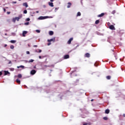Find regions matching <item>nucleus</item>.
I'll return each instance as SVG.
<instances>
[{"instance_id": "f257e3e1", "label": "nucleus", "mask_w": 125, "mask_h": 125, "mask_svg": "<svg viewBox=\"0 0 125 125\" xmlns=\"http://www.w3.org/2000/svg\"><path fill=\"white\" fill-rule=\"evenodd\" d=\"M36 73H37V71H36V70H32L30 71V74L31 75H35V74H36Z\"/></svg>"}, {"instance_id": "f03ea898", "label": "nucleus", "mask_w": 125, "mask_h": 125, "mask_svg": "<svg viewBox=\"0 0 125 125\" xmlns=\"http://www.w3.org/2000/svg\"><path fill=\"white\" fill-rule=\"evenodd\" d=\"M84 57H86L87 58H89L90 57V54L87 53L84 55Z\"/></svg>"}, {"instance_id": "7ed1b4c3", "label": "nucleus", "mask_w": 125, "mask_h": 125, "mask_svg": "<svg viewBox=\"0 0 125 125\" xmlns=\"http://www.w3.org/2000/svg\"><path fill=\"white\" fill-rule=\"evenodd\" d=\"M73 38H71L67 42V44H71V42H72V41H73Z\"/></svg>"}, {"instance_id": "20e7f679", "label": "nucleus", "mask_w": 125, "mask_h": 125, "mask_svg": "<svg viewBox=\"0 0 125 125\" xmlns=\"http://www.w3.org/2000/svg\"><path fill=\"white\" fill-rule=\"evenodd\" d=\"M46 17H42V16H41L38 19L39 20H43V19H46Z\"/></svg>"}, {"instance_id": "39448f33", "label": "nucleus", "mask_w": 125, "mask_h": 125, "mask_svg": "<svg viewBox=\"0 0 125 125\" xmlns=\"http://www.w3.org/2000/svg\"><path fill=\"white\" fill-rule=\"evenodd\" d=\"M109 29H110V30H116V28H115V26H114V25H111L110 26H109Z\"/></svg>"}, {"instance_id": "423d86ee", "label": "nucleus", "mask_w": 125, "mask_h": 125, "mask_svg": "<svg viewBox=\"0 0 125 125\" xmlns=\"http://www.w3.org/2000/svg\"><path fill=\"white\" fill-rule=\"evenodd\" d=\"M47 42H55V38L48 40Z\"/></svg>"}, {"instance_id": "0eeeda50", "label": "nucleus", "mask_w": 125, "mask_h": 125, "mask_svg": "<svg viewBox=\"0 0 125 125\" xmlns=\"http://www.w3.org/2000/svg\"><path fill=\"white\" fill-rule=\"evenodd\" d=\"M105 15V13H102L100 15H98V17H103V16H104Z\"/></svg>"}, {"instance_id": "6e6552de", "label": "nucleus", "mask_w": 125, "mask_h": 125, "mask_svg": "<svg viewBox=\"0 0 125 125\" xmlns=\"http://www.w3.org/2000/svg\"><path fill=\"white\" fill-rule=\"evenodd\" d=\"M27 32L26 31H23L22 33V37H26V35L27 34Z\"/></svg>"}, {"instance_id": "1a4fd4ad", "label": "nucleus", "mask_w": 125, "mask_h": 125, "mask_svg": "<svg viewBox=\"0 0 125 125\" xmlns=\"http://www.w3.org/2000/svg\"><path fill=\"white\" fill-rule=\"evenodd\" d=\"M70 58V56L69 55H65L64 56V59H68Z\"/></svg>"}, {"instance_id": "9d476101", "label": "nucleus", "mask_w": 125, "mask_h": 125, "mask_svg": "<svg viewBox=\"0 0 125 125\" xmlns=\"http://www.w3.org/2000/svg\"><path fill=\"white\" fill-rule=\"evenodd\" d=\"M48 4L51 7H53V6H54V5H53V3L52 2H49Z\"/></svg>"}, {"instance_id": "9b49d317", "label": "nucleus", "mask_w": 125, "mask_h": 125, "mask_svg": "<svg viewBox=\"0 0 125 125\" xmlns=\"http://www.w3.org/2000/svg\"><path fill=\"white\" fill-rule=\"evenodd\" d=\"M54 34V32H53V31H50L49 32V35H50V36H53V35Z\"/></svg>"}, {"instance_id": "f8f14e48", "label": "nucleus", "mask_w": 125, "mask_h": 125, "mask_svg": "<svg viewBox=\"0 0 125 125\" xmlns=\"http://www.w3.org/2000/svg\"><path fill=\"white\" fill-rule=\"evenodd\" d=\"M67 4V8H70V7H71V5H72V3H71V2H68Z\"/></svg>"}, {"instance_id": "ddd939ff", "label": "nucleus", "mask_w": 125, "mask_h": 125, "mask_svg": "<svg viewBox=\"0 0 125 125\" xmlns=\"http://www.w3.org/2000/svg\"><path fill=\"white\" fill-rule=\"evenodd\" d=\"M22 5L23 6H25V7H28V4L27 3V2H24L22 4Z\"/></svg>"}, {"instance_id": "4468645a", "label": "nucleus", "mask_w": 125, "mask_h": 125, "mask_svg": "<svg viewBox=\"0 0 125 125\" xmlns=\"http://www.w3.org/2000/svg\"><path fill=\"white\" fill-rule=\"evenodd\" d=\"M4 76H6V75H8L9 74V72L8 71H4Z\"/></svg>"}, {"instance_id": "2eb2a0df", "label": "nucleus", "mask_w": 125, "mask_h": 125, "mask_svg": "<svg viewBox=\"0 0 125 125\" xmlns=\"http://www.w3.org/2000/svg\"><path fill=\"white\" fill-rule=\"evenodd\" d=\"M20 19L18 17H16L15 19H13L14 21H16V20H17L18 21H19V20Z\"/></svg>"}, {"instance_id": "dca6fc26", "label": "nucleus", "mask_w": 125, "mask_h": 125, "mask_svg": "<svg viewBox=\"0 0 125 125\" xmlns=\"http://www.w3.org/2000/svg\"><path fill=\"white\" fill-rule=\"evenodd\" d=\"M109 113H110V110L109 109H106L105 110V114H109Z\"/></svg>"}, {"instance_id": "f3484780", "label": "nucleus", "mask_w": 125, "mask_h": 125, "mask_svg": "<svg viewBox=\"0 0 125 125\" xmlns=\"http://www.w3.org/2000/svg\"><path fill=\"white\" fill-rule=\"evenodd\" d=\"M16 82L18 83H19V84H20L21 81L20 80H19V79H17L16 80Z\"/></svg>"}, {"instance_id": "a211bd4d", "label": "nucleus", "mask_w": 125, "mask_h": 125, "mask_svg": "<svg viewBox=\"0 0 125 125\" xmlns=\"http://www.w3.org/2000/svg\"><path fill=\"white\" fill-rule=\"evenodd\" d=\"M100 22V21H99V20H98L97 21H95V24L96 25H98V24H99V22Z\"/></svg>"}, {"instance_id": "6ab92c4d", "label": "nucleus", "mask_w": 125, "mask_h": 125, "mask_svg": "<svg viewBox=\"0 0 125 125\" xmlns=\"http://www.w3.org/2000/svg\"><path fill=\"white\" fill-rule=\"evenodd\" d=\"M10 42H11V43H15L16 42V41L11 40V41H10Z\"/></svg>"}, {"instance_id": "aec40b11", "label": "nucleus", "mask_w": 125, "mask_h": 125, "mask_svg": "<svg viewBox=\"0 0 125 125\" xmlns=\"http://www.w3.org/2000/svg\"><path fill=\"white\" fill-rule=\"evenodd\" d=\"M18 78H19V79H21V78H22V75L21 74H18Z\"/></svg>"}, {"instance_id": "412c9836", "label": "nucleus", "mask_w": 125, "mask_h": 125, "mask_svg": "<svg viewBox=\"0 0 125 125\" xmlns=\"http://www.w3.org/2000/svg\"><path fill=\"white\" fill-rule=\"evenodd\" d=\"M106 79L107 80H111V76H106Z\"/></svg>"}, {"instance_id": "4be33fe9", "label": "nucleus", "mask_w": 125, "mask_h": 125, "mask_svg": "<svg viewBox=\"0 0 125 125\" xmlns=\"http://www.w3.org/2000/svg\"><path fill=\"white\" fill-rule=\"evenodd\" d=\"M103 119L104 121H107L108 120V117H104L103 118Z\"/></svg>"}, {"instance_id": "5701e85b", "label": "nucleus", "mask_w": 125, "mask_h": 125, "mask_svg": "<svg viewBox=\"0 0 125 125\" xmlns=\"http://www.w3.org/2000/svg\"><path fill=\"white\" fill-rule=\"evenodd\" d=\"M34 61V60L31 59L30 60H29V61H28V63H31V62H33Z\"/></svg>"}, {"instance_id": "b1692460", "label": "nucleus", "mask_w": 125, "mask_h": 125, "mask_svg": "<svg viewBox=\"0 0 125 125\" xmlns=\"http://www.w3.org/2000/svg\"><path fill=\"white\" fill-rule=\"evenodd\" d=\"M20 19L21 18H22L23 17V15L22 14L20 15L19 16V17H18Z\"/></svg>"}, {"instance_id": "393cba45", "label": "nucleus", "mask_w": 125, "mask_h": 125, "mask_svg": "<svg viewBox=\"0 0 125 125\" xmlns=\"http://www.w3.org/2000/svg\"><path fill=\"white\" fill-rule=\"evenodd\" d=\"M27 10H24L23 11V13L24 14H27Z\"/></svg>"}, {"instance_id": "a878e982", "label": "nucleus", "mask_w": 125, "mask_h": 125, "mask_svg": "<svg viewBox=\"0 0 125 125\" xmlns=\"http://www.w3.org/2000/svg\"><path fill=\"white\" fill-rule=\"evenodd\" d=\"M10 48H11V49H13L14 48V45H11L10 46Z\"/></svg>"}, {"instance_id": "bb28decb", "label": "nucleus", "mask_w": 125, "mask_h": 125, "mask_svg": "<svg viewBox=\"0 0 125 125\" xmlns=\"http://www.w3.org/2000/svg\"><path fill=\"white\" fill-rule=\"evenodd\" d=\"M36 51V52H39L40 53H41V52H42V50L39 49V50H38V51Z\"/></svg>"}, {"instance_id": "cd10ccee", "label": "nucleus", "mask_w": 125, "mask_h": 125, "mask_svg": "<svg viewBox=\"0 0 125 125\" xmlns=\"http://www.w3.org/2000/svg\"><path fill=\"white\" fill-rule=\"evenodd\" d=\"M36 32H37V33H41V31H40L39 30H36Z\"/></svg>"}, {"instance_id": "c85d7f7f", "label": "nucleus", "mask_w": 125, "mask_h": 125, "mask_svg": "<svg viewBox=\"0 0 125 125\" xmlns=\"http://www.w3.org/2000/svg\"><path fill=\"white\" fill-rule=\"evenodd\" d=\"M24 62H25V63H28V62H29V61H28L27 60H25V61H24Z\"/></svg>"}, {"instance_id": "c756f323", "label": "nucleus", "mask_w": 125, "mask_h": 125, "mask_svg": "<svg viewBox=\"0 0 125 125\" xmlns=\"http://www.w3.org/2000/svg\"><path fill=\"white\" fill-rule=\"evenodd\" d=\"M24 66L23 65H20V68H24Z\"/></svg>"}, {"instance_id": "7c9ffc66", "label": "nucleus", "mask_w": 125, "mask_h": 125, "mask_svg": "<svg viewBox=\"0 0 125 125\" xmlns=\"http://www.w3.org/2000/svg\"><path fill=\"white\" fill-rule=\"evenodd\" d=\"M26 54H30V52L29 51H26Z\"/></svg>"}, {"instance_id": "2f4dec72", "label": "nucleus", "mask_w": 125, "mask_h": 125, "mask_svg": "<svg viewBox=\"0 0 125 125\" xmlns=\"http://www.w3.org/2000/svg\"><path fill=\"white\" fill-rule=\"evenodd\" d=\"M12 3H14V4L17 3V1H13Z\"/></svg>"}, {"instance_id": "473e14b6", "label": "nucleus", "mask_w": 125, "mask_h": 125, "mask_svg": "<svg viewBox=\"0 0 125 125\" xmlns=\"http://www.w3.org/2000/svg\"><path fill=\"white\" fill-rule=\"evenodd\" d=\"M27 21H30V18H27L26 19Z\"/></svg>"}, {"instance_id": "72a5a7b5", "label": "nucleus", "mask_w": 125, "mask_h": 125, "mask_svg": "<svg viewBox=\"0 0 125 125\" xmlns=\"http://www.w3.org/2000/svg\"><path fill=\"white\" fill-rule=\"evenodd\" d=\"M24 24H25V25H28L29 24V22H25Z\"/></svg>"}, {"instance_id": "f704fd0d", "label": "nucleus", "mask_w": 125, "mask_h": 125, "mask_svg": "<svg viewBox=\"0 0 125 125\" xmlns=\"http://www.w3.org/2000/svg\"><path fill=\"white\" fill-rule=\"evenodd\" d=\"M50 44H51V42H49L47 44V45H50Z\"/></svg>"}, {"instance_id": "c9c22d12", "label": "nucleus", "mask_w": 125, "mask_h": 125, "mask_svg": "<svg viewBox=\"0 0 125 125\" xmlns=\"http://www.w3.org/2000/svg\"><path fill=\"white\" fill-rule=\"evenodd\" d=\"M88 125V123H84L83 124V125Z\"/></svg>"}, {"instance_id": "e433bc0d", "label": "nucleus", "mask_w": 125, "mask_h": 125, "mask_svg": "<svg viewBox=\"0 0 125 125\" xmlns=\"http://www.w3.org/2000/svg\"><path fill=\"white\" fill-rule=\"evenodd\" d=\"M1 75H2V72H1V71H0V76H1Z\"/></svg>"}, {"instance_id": "4c0bfd02", "label": "nucleus", "mask_w": 125, "mask_h": 125, "mask_svg": "<svg viewBox=\"0 0 125 125\" xmlns=\"http://www.w3.org/2000/svg\"><path fill=\"white\" fill-rule=\"evenodd\" d=\"M81 12H79V16H81Z\"/></svg>"}, {"instance_id": "58836bf2", "label": "nucleus", "mask_w": 125, "mask_h": 125, "mask_svg": "<svg viewBox=\"0 0 125 125\" xmlns=\"http://www.w3.org/2000/svg\"><path fill=\"white\" fill-rule=\"evenodd\" d=\"M7 14H10V12H7Z\"/></svg>"}, {"instance_id": "ea45409f", "label": "nucleus", "mask_w": 125, "mask_h": 125, "mask_svg": "<svg viewBox=\"0 0 125 125\" xmlns=\"http://www.w3.org/2000/svg\"><path fill=\"white\" fill-rule=\"evenodd\" d=\"M4 12H5L6 11V10L5 9V8L3 9Z\"/></svg>"}, {"instance_id": "a19ab883", "label": "nucleus", "mask_w": 125, "mask_h": 125, "mask_svg": "<svg viewBox=\"0 0 125 125\" xmlns=\"http://www.w3.org/2000/svg\"><path fill=\"white\" fill-rule=\"evenodd\" d=\"M115 13H116V12H112V14H115Z\"/></svg>"}, {"instance_id": "79ce46f5", "label": "nucleus", "mask_w": 125, "mask_h": 125, "mask_svg": "<svg viewBox=\"0 0 125 125\" xmlns=\"http://www.w3.org/2000/svg\"><path fill=\"white\" fill-rule=\"evenodd\" d=\"M34 47H38V45H35L34 46Z\"/></svg>"}, {"instance_id": "37998d69", "label": "nucleus", "mask_w": 125, "mask_h": 125, "mask_svg": "<svg viewBox=\"0 0 125 125\" xmlns=\"http://www.w3.org/2000/svg\"><path fill=\"white\" fill-rule=\"evenodd\" d=\"M11 63H12L11 61H10V62H9L8 64H11Z\"/></svg>"}, {"instance_id": "c03bdc74", "label": "nucleus", "mask_w": 125, "mask_h": 125, "mask_svg": "<svg viewBox=\"0 0 125 125\" xmlns=\"http://www.w3.org/2000/svg\"><path fill=\"white\" fill-rule=\"evenodd\" d=\"M39 58H40V59H42V56H40Z\"/></svg>"}, {"instance_id": "a18cd8bd", "label": "nucleus", "mask_w": 125, "mask_h": 125, "mask_svg": "<svg viewBox=\"0 0 125 125\" xmlns=\"http://www.w3.org/2000/svg\"><path fill=\"white\" fill-rule=\"evenodd\" d=\"M123 117H124V118H125V114H123Z\"/></svg>"}, {"instance_id": "49530a36", "label": "nucleus", "mask_w": 125, "mask_h": 125, "mask_svg": "<svg viewBox=\"0 0 125 125\" xmlns=\"http://www.w3.org/2000/svg\"><path fill=\"white\" fill-rule=\"evenodd\" d=\"M77 16H79V12L77 13Z\"/></svg>"}, {"instance_id": "de8ad7c7", "label": "nucleus", "mask_w": 125, "mask_h": 125, "mask_svg": "<svg viewBox=\"0 0 125 125\" xmlns=\"http://www.w3.org/2000/svg\"><path fill=\"white\" fill-rule=\"evenodd\" d=\"M36 66L35 65V66H34V69H36Z\"/></svg>"}, {"instance_id": "09e8293b", "label": "nucleus", "mask_w": 125, "mask_h": 125, "mask_svg": "<svg viewBox=\"0 0 125 125\" xmlns=\"http://www.w3.org/2000/svg\"><path fill=\"white\" fill-rule=\"evenodd\" d=\"M50 1H51L52 2L54 1L53 0H50Z\"/></svg>"}, {"instance_id": "8fccbe9b", "label": "nucleus", "mask_w": 125, "mask_h": 125, "mask_svg": "<svg viewBox=\"0 0 125 125\" xmlns=\"http://www.w3.org/2000/svg\"><path fill=\"white\" fill-rule=\"evenodd\" d=\"M18 69H19V68H20V66H17Z\"/></svg>"}, {"instance_id": "3c124183", "label": "nucleus", "mask_w": 125, "mask_h": 125, "mask_svg": "<svg viewBox=\"0 0 125 125\" xmlns=\"http://www.w3.org/2000/svg\"><path fill=\"white\" fill-rule=\"evenodd\" d=\"M91 102H92V101H93V99H92V100H91Z\"/></svg>"}, {"instance_id": "603ef678", "label": "nucleus", "mask_w": 125, "mask_h": 125, "mask_svg": "<svg viewBox=\"0 0 125 125\" xmlns=\"http://www.w3.org/2000/svg\"><path fill=\"white\" fill-rule=\"evenodd\" d=\"M95 67H97V65H96V64H95Z\"/></svg>"}, {"instance_id": "864d4df0", "label": "nucleus", "mask_w": 125, "mask_h": 125, "mask_svg": "<svg viewBox=\"0 0 125 125\" xmlns=\"http://www.w3.org/2000/svg\"><path fill=\"white\" fill-rule=\"evenodd\" d=\"M37 13H39V11H37Z\"/></svg>"}, {"instance_id": "5fc2aeb1", "label": "nucleus", "mask_w": 125, "mask_h": 125, "mask_svg": "<svg viewBox=\"0 0 125 125\" xmlns=\"http://www.w3.org/2000/svg\"><path fill=\"white\" fill-rule=\"evenodd\" d=\"M56 10H57V8H56V9H55Z\"/></svg>"}, {"instance_id": "6e6d98bb", "label": "nucleus", "mask_w": 125, "mask_h": 125, "mask_svg": "<svg viewBox=\"0 0 125 125\" xmlns=\"http://www.w3.org/2000/svg\"><path fill=\"white\" fill-rule=\"evenodd\" d=\"M20 1H21V0H19Z\"/></svg>"}, {"instance_id": "4d7b16f0", "label": "nucleus", "mask_w": 125, "mask_h": 125, "mask_svg": "<svg viewBox=\"0 0 125 125\" xmlns=\"http://www.w3.org/2000/svg\"><path fill=\"white\" fill-rule=\"evenodd\" d=\"M5 36H6V35H7V34H5Z\"/></svg>"}, {"instance_id": "13d9d810", "label": "nucleus", "mask_w": 125, "mask_h": 125, "mask_svg": "<svg viewBox=\"0 0 125 125\" xmlns=\"http://www.w3.org/2000/svg\"><path fill=\"white\" fill-rule=\"evenodd\" d=\"M7 45H5V46H6Z\"/></svg>"}]
</instances>
